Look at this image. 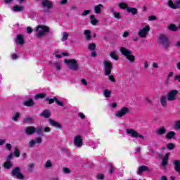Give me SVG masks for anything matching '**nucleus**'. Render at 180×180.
<instances>
[{
  "label": "nucleus",
  "instance_id": "obj_1",
  "mask_svg": "<svg viewBox=\"0 0 180 180\" xmlns=\"http://www.w3.org/2000/svg\"><path fill=\"white\" fill-rule=\"evenodd\" d=\"M179 94V91L176 89H172L167 93V96H162L160 98V104L162 108H167V99L169 102L172 101H176V96Z\"/></svg>",
  "mask_w": 180,
  "mask_h": 180
},
{
  "label": "nucleus",
  "instance_id": "obj_2",
  "mask_svg": "<svg viewBox=\"0 0 180 180\" xmlns=\"http://www.w3.org/2000/svg\"><path fill=\"white\" fill-rule=\"evenodd\" d=\"M159 44L164 49V50H168L169 47H171V41L168 39V37H167L164 34H160L158 38Z\"/></svg>",
  "mask_w": 180,
  "mask_h": 180
},
{
  "label": "nucleus",
  "instance_id": "obj_3",
  "mask_svg": "<svg viewBox=\"0 0 180 180\" xmlns=\"http://www.w3.org/2000/svg\"><path fill=\"white\" fill-rule=\"evenodd\" d=\"M65 64H67L68 68L72 71H78L79 70V65L75 59H65Z\"/></svg>",
  "mask_w": 180,
  "mask_h": 180
},
{
  "label": "nucleus",
  "instance_id": "obj_4",
  "mask_svg": "<svg viewBox=\"0 0 180 180\" xmlns=\"http://www.w3.org/2000/svg\"><path fill=\"white\" fill-rule=\"evenodd\" d=\"M120 51L123 56H124L127 60H129V63H133L136 61V56L132 55L131 50H129L124 47H121Z\"/></svg>",
  "mask_w": 180,
  "mask_h": 180
},
{
  "label": "nucleus",
  "instance_id": "obj_5",
  "mask_svg": "<svg viewBox=\"0 0 180 180\" xmlns=\"http://www.w3.org/2000/svg\"><path fill=\"white\" fill-rule=\"evenodd\" d=\"M50 33V28L47 25H39L37 27V38L40 39L46 34Z\"/></svg>",
  "mask_w": 180,
  "mask_h": 180
},
{
  "label": "nucleus",
  "instance_id": "obj_6",
  "mask_svg": "<svg viewBox=\"0 0 180 180\" xmlns=\"http://www.w3.org/2000/svg\"><path fill=\"white\" fill-rule=\"evenodd\" d=\"M103 65L104 67V75H110L112 74V68H113V63L110 60H104Z\"/></svg>",
  "mask_w": 180,
  "mask_h": 180
},
{
  "label": "nucleus",
  "instance_id": "obj_7",
  "mask_svg": "<svg viewBox=\"0 0 180 180\" xmlns=\"http://www.w3.org/2000/svg\"><path fill=\"white\" fill-rule=\"evenodd\" d=\"M11 175L15 178H17V179H25V176L22 174V170L19 167H14L12 169Z\"/></svg>",
  "mask_w": 180,
  "mask_h": 180
},
{
  "label": "nucleus",
  "instance_id": "obj_8",
  "mask_svg": "<svg viewBox=\"0 0 180 180\" xmlns=\"http://www.w3.org/2000/svg\"><path fill=\"white\" fill-rule=\"evenodd\" d=\"M45 101L48 102L49 105H52V103H54L56 102V105H58V106L63 107L64 103L62 101H60L57 97L54 96L53 98H50L49 97H46L45 98Z\"/></svg>",
  "mask_w": 180,
  "mask_h": 180
},
{
  "label": "nucleus",
  "instance_id": "obj_9",
  "mask_svg": "<svg viewBox=\"0 0 180 180\" xmlns=\"http://www.w3.org/2000/svg\"><path fill=\"white\" fill-rule=\"evenodd\" d=\"M148 32H150V25H146L145 27L139 31L138 36H139V37H141L142 39H144L147 37Z\"/></svg>",
  "mask_w": 180,
  "mask_h": 180
},
{
  "label": "nucleus",
  "instance_id": "obj_10",
  "mask_svg": "<svg viewBox=\"0 0 180 180\" xmlns=\"http://www.w3.org/2000/svg\"><path fill=\"white\" fill-rule=\"evenodd\" d=\"M130 110H129V108L124 106L122 107L115 115L117 117H123V116H125V115H127Z\"/></svg>",
  "mask_w": 180,
  "mask_h": 180
},
{
  "label": "nucleus",
  "instance_id": "obj_11",
  "mask_svg": "<svg viewBox=\"0 0 180 180\" xmlns=\"http://www.w3.org/2000/svg\"><path fill=\"white\" fill-rule=\"evenodd\" d=\"M49 122L51 126H52L53 127H55V129H58L59 130H61V129H63V125H61V124L58 123L56 120L51 118H49Z\"/></svg>",
  "mask_w": 180,
  "mask_h": 180
},
{
  "label": "nucleus",
  "instance_id": "obj_12",
  "mask_svg": "<svg viewBox=\"0 0 180 180\" xmlns=\"http://www.w3.org/2000/svg\"><path fill=\"white\" fill-rule=\"evenodd\" d=\"M74 144L75 146H76V147H79V148L82 147L83 140L81 135H77V136H75Z\"/></svg>",
  "mask_w": 180,
  "mask_h": 180
},
{
  "label": "nucleus",
  "instance_id": "obj_13",
  "mask_svg": "<svg viewBox=\"0 0 180 180\" xmlns=\"http://www.w3.org/2000/svg\"><path fill=\"white\" fill-rule=\"evenodd\" d=\"M15 43H16V44H19L20 46H24L25 42V37H23V35L22 34L17 35L15 40Z\"/></svg>",
  "mask_w": 180,
  "mask_h": 180
},
{
  "label": "nucleus",
  "instance_id": "obj_14",
  "mask_svg": "<svg viewBox=\"0 0 180 180\" xmlns=\"http://www.w3.org/2000/svg\"><path fill=\"white\" fill-rule=\"evenodd\" d=\"M41 5L44 8H47V9H51L53 8V1L50 0H42Z\"/></svg>",
  "mask_w": 180,
  "mask_h": 180
},
{
  "label": "nucleus",
  "instance_id": "obj_15",
  "mask_svg": "<svg viewBox=\"0 0 180 180\" xmlns=\"http://www.w3.org/2000/svg\"><path fill=\"white\" fill-rule=\"evenodd\" d=\"M34 133H36V127L30 126L25 128V134H27V136H32V134H34Z\"/></svg>",
  "mask_w": 180,
  "mask_h": 180
},
{
  "label": "nucleus",
  "instance_id": "obj_16",
  "mask_svg": "<svg viewBox=\"0 0 180 180\" xmlns=\"http://www.w3.org/2000/svg\"><path fill=\"white\" fill-rule=\"evenodd\" d=\"M127 134H131L133 139H136L137 136H139V132L133 129H127Z\"/></svg>",
  "mask_w": 180,
  "mask_h": 180
},
{
  "label": "nucleus",
  "instance_id": "obj_17",
  "mask_svg": "<svg viewBox=\"0 0 180 180\" xmlns=\"http://www.w3.org/2000/svg\"><path fill=\"white\" fill-rule=\"evenodd\" d=\"M173 166L176 172H178V174H180V161L178 160H174Z\"/></svg>",
  "mask_w": 180,
  "mask_h": 180
},
{
  "label": "nucleus",
  "instance_id": "obj_18",
  "mask_svg": "<svg viewBox=\"0 0 180 180\" xmlns=\"http://www.w3.org/2000/svg\"><path fill=\"white\" fill-rule=\"evenodd\" d=\"M39 115L42 116L45 119H49L50 116H51V112H50V110L46 109Z\"/></svg>",
  "mask_w": 180,
  "mask_h": 180
},
{
  "label": "nucleus",
  "instance_id": "obj_19",
  "mask_svg": "<svg viewBox=\"0 0 180 180\" xmlns=\"http://www.w3.org/2000/svg\"><path fill=\"white\" fill-rule=\"evenodd\" d=\"M24 106H27L28 108H32L34 105V101H33L32 98H30L27 101L23 102Z\"/></svg>",
  "mask_w": 180,
  "mask_h": 180
},
{
  "label": "nucleus",
  "instance_id": "obj_20",
  "mask_svg": "<svg viewBox=\"0 0 180 180\" xmlns=\"http://www.w3.org/2000/svg\"><path fill=\"white\" fill-rule=\"evenodd\" d=\"M174 136H176V133L174 131H170L166 134V139L167 140H172V139H175Z\"/></svg>",
  "mask_w": 180,
  "mask_h": 180
},
{
  "label": "nucleus",
  "instance_id": "obj_21",
  "mask_svg": "<svg viewBox=\"0 0 180 180\" xmlns=\"http://www.w3.org/2000/svg\"><path fill=\"white\" fill-rule=\"evenodd\" d=\"M4 167L6 169H11L13 167V162L11 160H7L4 163Z\"/></svg>",
  "mask_w": 180,
  "mask_h": 180
},
{
  "label": "nucleus",
  "instance_id": "obj_22",
  "mask_svg": "<svg viewBox=\"0 0 180 180\" xmlns=\"http://www.w3.org/2000/svg\"><path fill=\"white\" fill-rule=\"evenodd\" d=\"M84 39L86 40V41H89L91 40V30H85L84 32Z\"/></svg>",
  "mask_w": 180,
  "mask_h": 180
},
{
  "label": "nucleus",
  "instance_id": "obj_23",
  "mask_svg": "<svg viewBox=\"0 0 180 180\" xmlns=\"http://www.w3.org/2000/svg\"><path fill=\"white\" fill-rule=\"evenodd\" d=\"M44 128L43 127H38L35 128V133L38 134L39 136H44V134L43 133Z\"/></svg>",
  "mask_w": 180,
  "mask_h": 180
},
{
  "label": "nucleus",
  "instance_id": "obj_24",
  "mask_svg": "<svg viewBox=\"0 0 180 180\" xmlns=\"http://www.w3.org/2000/svg\"><path fill=\"white\" fill-rule=\"evenodd\" d=\"M144 171H148V167H147L146 166L139 167L137 171L138 175H141L142 172H144Z\"/></svg>",
  "mask_w": 180,
  "mask_h": 180
},
{
  "label": "nucleus",
  "instance_id": "obj_25",
  "mask_svg": "<svg viewBox=\"0 0 180 180\" xmlns=\"http://www.w3.org/2000/svg\"><path fill=\"white\" fill-rule=\"evenodd\" d=\"M102 8H103V5H102V4H98V5L96 6L94 8L95 13H97L98 15H99V13H101L102 12V10H101Z\"/></svg>",
  "mask_w": 180,
  "mask_h": 180
},
{
  "label": "nucleus",
  "instance_id": "obj_26",
  "mask_svg": "<svg viewBox=\"0 0 180 180\" xmlns=\"http://www.w3.org/2000/svg\"><path fill=\"white\" fill-rule=\"evenodd\" d=\"M13 154L15 158H19L20 157V150L18 146L14 147V153Z\"/></svg>",
  "mask_w": 180,
  "mask_h": 180
},
{
  "label": "nucleus",
  "instance_id": "obj_27",
  "mask_svg": "<svg viewBox=\"0 0 180 180\" xmlns=\"http://www.w3.org/2000/svg\"><path fill=\"white\" fill-rule=\"evenodd\" d=\"M168 165V158H164L162 160L160 168L162 169H167V166Z\"/></svg>",
  "mask_w": 180,
  "mask_h": 180
},
{
  "label": "nucleus",
  "instance_id": "obj_28",
  "mask_svg": "<svg viewBox=\"0 0 180 180\" xmlns=\"http://www.w3.org/2000/svg\"><path fill=\"white\" fill-rule=\"evenodd\" d=\"M165 133H167V129L164 127H160L157 131V134H158V136H162L163 134H165Z\"/></svg>",
  "mask_w": 180,
  "mask_h": 180
},
{
  "label": "nucleus",
  "instance_id": "obj_29",
  "mask_svg": "<svg viewBox=\"0 0 180 180\" xmlns=\"http://www.w3.org/2000/svg\"><path fill=\"white\" fill-rule=\"evenodd\" d=\"M128 13H132V15H137V8L133 7H128V10H127Z\"/></svg>",
  "mask_w": 180,
  "mask_h": 180
},
{
  "label": "nucleus",
  "instance_id": "obj_30",
  "mask_svg": "<svg viewBox=\"0 0 180 180\" xmlns=\"http://www.w3.org/2000/svg\"><path fill=\"white\" fill-rule=\"evenodd\" d=\"M13 11L14 12H23L25 11V8L22 6H14Z\"/></svg>",
  "mask_w": 180,
  "mask_h": 180
},
{
  "label": "nucleus",
  "instance_id": "obj_31",
  "mask_svg": "<svg viewBox=\"0 0 180 180\" xmlns=\"http://www.w3.org/2000/svg\"><path fill=\"white\" fill-rule=\"evenodd\" d=\"M167 4L169 8H172V9H178V6H176V4H175L172 0H169L167 1Z\"/></svg>",
  "mask_w": 180,
  "mask_h": 180
},
{
  "label": "nucleus",
  "instance_id": "obj_32",
  "mask_svg": "<svg viewBox=\"0 0 180 180\" xmlns=\"http://www.w3.org/2000/svg\"><path fill=\"white\" fill-rule=\"evenodd\" d=\"M44 167L46 169H50V168H52L53 167V162H51V160H48L45 165H44Z\"/></svg>",
  "mask_w": 180,
  "mask_h": 180
},
{
  "label": "nucleus",
  "instance_id": "obj_33",
  "mask_svg": "<svg viewBox=\"0 0 180 180\" xmlns=\"http://www.w3.org/2000/svg\"><path fill=\"white\" fill-rule=\"evenodd\" d=\"M110 56L111 57V58H112L113 60H115L116 61L119 60V56L116 53V51H113L112 52H111L110 54Z\"/></svg>",
  "mask_w": 180,
  "mask_h": 180
},
{
  "label": "nucleus",
  "instance_id": "obj_34",
  "mask_svg": "<svg viewBox=\"0 0 180 180\" xmlns=\"http://www.w3.org/2000/svg\"><path fill=\"white\" fill-rule=\"evenodd\" d=\"M169 30H171L172 32H178V27L175 24H171L168 27Z\"/></svg>",
  "mask_w": 180,
  "mask_h": 180
},
{
  "label": "nucleus",
  "instance_id": "obj_35",
  "mask_svg": "<svg viewBox=\"0 0 180 180\" xmlns=\"http://www.w3.org/2000/svg\"><path fill=\"white\" fill-rule=\"evenodd\" d=\"M120 9H126L127 11L129 9V6L127 4L122 2L119 4Z\"/></svg>",
  "mask_w": 180,
  "mask_h": 180
},
{
  "label": "nucleus",
  "instance_id": "obj_36",
  "mask_svg": "<svg viewBox=\"0 0 180 180\" xmlns=\"http://www.w3.org/2000/svg\"><path fill=\"white\" fill-rule=\"evenodd\" d=\"M110 95H112V91H110L108 89H105L104 90V96L105 98H110Z\"/></svg>",
  "mask_w": 180,
  "mask_h": 180
},
{
  "label": "nucleus",
  "instance_id": "obj_37",
  "mask_svg": "<svg viewBox=\"0 0 180 180\" xmlns=\"http://www.w3.org/2000/svg\"><path fill=\"white\" fill-rule=\"evenodd\" d=\"M96 49V43H91L88 46V49L90 50V51H94Z\"/></svg>",
  "mask_w": 180,
  "mask_h": 180
},
{
  "label": "nucleus",
  "instance_id": "obj_38",
  "mask_svg": "<svg viewBox=\"0 0 180 180\" xmlns=\"http://www.w3.org/2000/svg\"><path fill=\"white\" fill-rule=\"evenodd\" d=\"M112 13H113L115 19H117V20L120 19L121 16H120V12H116V11H115V9H112Z\"/></svg>",
  "mask_w": 180,
  "mask_h": 180
},
{
  "label": "nucleus",
  "instance_id": "obj_39",
  "mask_svg": "<svg viewBox=\"0 0 180 180\" xmlns=\"http://www.w3.org/2000/svg\"><path fill=\"white\" fill-rule=\"evenodd\" d=\"M45 96H46V94L44 93L38 94H36L35 99L37 100L43 99V98H44Z\"/></svg>",
  "mask_w": 180,
  "mask_h": 180
},
{
  "label": "nucleus",
  "instance_id": "obj_40",
  "mask_svg": "<svg viewBox=\"0 0 180 180\" xmlns=\"http://www.w3.org/2000/svg\"><path fill=\"white\" fill-rule=\"evenodd\" d=\"M19 117H20V113L16 112L15 114H14L12 119L14 122H18V120L19 119Z\"/></svg>",
  "mask_w": 180,
  "mask_h": 180
},
{
  "label": "nucleus",
  "instance_id": "obj_41",
  "mask_svg": "<svg viewBox=\"0 0 180 180\" xmlns=\"http://www.w3.org/2000/svg\"><path fill=\"white\" fill-rule=\"evenodd\" d=\"M62 172H63V174H71V169L68 167H63Z\"/></svg>",
  "mask_w": 180,
  "mask_h": 180
},
{
  "label": "nucleus",
  "instance_id": "obj_42",
  "mask_svg": "<svg viewBox=\"0 0 180 180\" xmlns=\"http://www.w3.org/2000/svg\"><path fill=\"white\" fill-rule=\"evenodd\" d=\"M69 36L70 35L66 32H63V37L61 39L62 41H65V40H68Z\"/></svg>",
  "mask_w": 180,
  "mask_h": 180
},
{
  "label": "nucleus",
  "instance_id": "obj_43",
  "mask_svg": "<svg viewBox=\"0 0 180 180\" xmlns=\"http://www.w3.org/2000/svg\"><path fill=\"white\" fill-rule=\"evenodd\" d=\"M167 150H174L175 148V144L173 143H169L167 146Z\"/></svg>",
  "mask_w": 180,
  "mask_h": 180
},
{
  "label": "nucleus",
  "instance_id": "obj_44",
  "mask_svg": "<svg viewBox=\"0 0 180 180\" xmlns=\"http://www.w3.org/2000/svg\"><path fill=\"white\" fill-rule=\"evenodd\" d=\"M108 79L110 82H116V79H115V75H108Z\"/></svg>",
  "mask_w": 180,
  "mask_h": 180
},
{
  "label": "nucleus",
  "instance_id": "obj_45",
  "mask_svg": "<svg viewBox=\"0 0 180 180\" xmlns=\"http://www.w3.org/2000/svg\"><path fill=\"white\" fill-rule=\"evenodd\" d=\"M174 128L176 130H180V120L176 121Z\"/></svg>",
  "mask_w": 180,
  "mask_h": 180
},
{
  "label": "nucleus",
  "instance_id": "obj_46",
  "mask_svg": "<svg viewBox=\"0 0 180 180\" xmlns=\"http://www.w3.org/2000/svg\"><path fill=\"white\" fill-rule=\"evenodd\" d=\"M63 153L66 154L67 155H71V152L67 148H63L62 149Z\"/></svg>",
  "mask_w": 180,
  "mask_h": 180
},
{
  "label": "nucleus",
  "instance_id": "obj_47",
  "mask_svg": "<svg viewBox=\"0 0 180 180\" xmlns=\"http://www.w3.org/2000/svg\"><path fill=\"white\" fill-rule=\"evenodd\" d=\"M25 123H33V118L32 117H28L25 119Z\"/></svg>",
  "mask_w": 180,
  "mask_h": 180
},
{
  "label": "nucleus",
  "instance_id": "obj_48",
  "mask_svg": "<svg viewBox=\"0 0 180 180\" xmlns=\"http://www.w3.org/2000/svg\"><path fill=\"white\" fill-rule=\"evenodd\" d=\"M42 142L43 139L41 137H37L35 139V143H37V144H41Z\"/></svg>",
  "mask_w": 180,
  "mask_h": 180
},
{
  "label": "nucleus",
  "instance_id": "obj_49",
  "mask_svg": "<svg viewBox=\"0 0 180 180\" xmlns=\"http://www.w3.org/2000/svg\"><path fill=\"white\" fill-rule=\"evenodd\" d=\"M89 13H91V10H85L82 13V16H86V15H89Z\"/></svg>",
  "mask_w": 180,
  "mask_h": 180
},
{
  "label": "nucleus",
  "instance_id": "obj_50",
  "mask_svg": "<svg viewBox=\"0 0 180 180\" xmlns=\"http://www.w3.org/2000/svg\"><path fill=\"white\" fill-rule=\"evenodd\" d=\"M96 179H101V180L105 179V175L103 174H98L96 176Z\"/></svg>",
  "mask_w": 180,
  "mask_h": 180
},
{
  "label": "nucleus",
  "instance_id": "obj_51",
  "mask_svg": "<svg viewBox=\"0 0 180 180\" xmlns=\"http://www.w3.org/2000/svg\"><path fill=\"white\" fill-rule=\"evenodd\" d=\"M53 65L56 67V69L58 70V71H60V70H61V66L58 63H53Z\"/></svg>",
  "mask_w": 180,
  "mask_h": 180
},
{
  "label": "nucleus",
  "instance_id": "obj_52",
  "mask_svg": "<svg viewBox=\"0 0 180 180\" xmlns=\"http://www.w3.org/2000/svg\"><path fill=\"white\" fill-rule=\"evenodd\" d=\"M35 145H36V141L34 139H32L29 143L30 147H34V146Z\"/></svg>",
  "mask_w": 180,
  "mask_h": 180
},
{
  "label": "nucleus",
  "instance_id": "obj_53",
  "mask_svg": "<svg viewBox=\"0 0 180 180\" xmlns=\"http://www.w3.org/2000/svg\"><path fill=\"white\" fill-rule=\"evenodd\" d=\"M98 22L99 21H98V20H96V19L91 20V25H93V26H96V25H98Z\"/></svg>",
  "mask_w": 180,
  "mask_h": 180
},
{
  "label": "nucleus",
  "instance_id": "obj_54",
  "mask_svg": "<svg viewBox=\"0 0 180 180\" xmlns=\"http://www.w3.org/2000/svg\"><path fill=\"white\" fill-rule=\"evenodd\" d=\"M81 83L82 84V85H84L85 86H86V85H88V82H86V79H82Z\"/></svg>",
  "mask_w": 180,
  "mask_h": 180
},
{
  "label": "nucleus",
  "instance_id": "obj_55",
  "mask_svg": "<svg viewBox=\"0 0 180 180\" xmlns=\"http://www.w3.org/2000/svg\"><path fill=\"white\" fill-rule=\"evenodd\" d=\"M6 148L8 151H11V150H12V145H11V143H6Z\"/></svg>",
  "mask_w": 180,
  "mask_h": 180
},
{
  "label": "nucleus",
  "instance_id": "obj_56",
  "mask_svg": "<svg viewBox=\"0 0 180 180\" xmlns=\"http://www.w3.org/2000/svg\"><path fill=\"white\" fill-rule=\"evenodd\" d=\"M169 157V153H167L165 155H160V158H168Z\"/></svg>",
  "mask_w": 180,
  "mask_h": 180
},
{
  "label": "nucleus",
  "instance_id": "obj_57",
  "mask_svg": "<svg viewBox=\"0 0 180 180\" xmlns=\"http://www.w3.org/2000/svg\"><path fill=\"white\" fill-rule=\"evenodd\" d=\"M33 32V29L30 27H27V33H28L29 34H30V33Z\"/></svg>",
  "mask_w": 180,
  "mask_h": 180
},
{
  "label": "nucleus",
  "instance_id": "obj_58",
  "mask_svg": "<svg viewBox=\"0 0 180 180\" xmlns=\"http://www.w3.org/2000/svg\"><path fill=\"white\" fill-rule=\"evenodd\" d=\"M157 17L155 15H150L148 17V20H155Z\"/></svg>",
  "mask_w": 180,
  "mask_h": 180
},
{
  "label": "nucleus",
  "instance_id": "obj_59",
  "mask_svg": "<svg viewBox=\"0 0 180 180\" xmlns=\"http://www.w3.org/2000/svg\"><path fill=\"white\" fill-rule=\"evenodd\" d=\"M68 4V0H61L60 5H67Z\"/></svg>",
  "mask_w": 180,
  "mask_h": 180
},
{
  "label": "nucleus",
  "instance_id": "obj_60",
  "mask_svg": "<svg viewBox=\"0 0 180 180\" xmlns=\"http://www.w3.org/2000/svg\"><path fill=\"white\" fill-rule=\"evenodd\" d=\"M28 167H29L30 171H32L33 169V168L34 167V165L33 163H31V164L28 165Z\"/></svg>",
  "mask_w": 180,
  "mask_h": 180
},
{
  "label": "nucleus",
  "instance_id": "obj_61",
  "mask_svg": "<svg viewBox=\"0 0 180 180\" xmlns=\"http://www.w3.org/2000/svg\"><path fill=\"white\" fill-rule=\"evenodd\" d=\"M44 131L45 133H50V127H46L44 128Z\"/></svg>",
  "mask_w": 180,
  "mask_h": 180
},
{
  "label": "nucleus",
  "instance_id": "obj_62",
  "mask_svg": "<svg viewBox=\"0 0 180 180\" xmlns=\"http://www.w3.org/2000/svg\"><path fill=\"white\" fill-rule=\"evenodd\" d=\"M70 11H78V7L76 6H72L70 8Z\"/></svg>",
  "mask_w": 180,
  "mask_h": 180
},
{
  "label": "nucleus",
  "instance_id": "obj_63",
  "mask_svg": "<svg viewBox=\"0 0 180 180\" xmlns=\"http://www.w3.org/2000/svg\"><path fill=\"white\" fill-rule=\"evenodd\" d=\"M174 81H178V82H180V75L174 76Z\"/></svg>",
  "mask_w": 180,
  "mask_h": 180
},
{
  "label": "nucleus",
  "instance_id": "obj_64",
  "mask_svg": "<svg viewBox=\"0 0 180 180\" xmlns=\"http://www.w3.org/2000/svg\"><path fill=\"white\" fill-rule=\"evenodd\" d=\"M152 66L153 67V68H158V63L153 62L152 63Z\"/></svg>",
  "mask_w": 180,
  "mask_h": 180
}]
</instances>
